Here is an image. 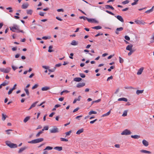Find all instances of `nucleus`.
Wrapping results in <instances>:
<instances>
[{"instance_id": "obj_7", "label": "nucleus", "mask_w": 154, "mask_h": 154, "mask_svg": "<svg viewBox=\"0 0 154 154\" xmlns=\"http://www.w3.org/2000/svg\"><path fill=\"white\" fill-rule=\"evenodd\" d=\"M135 22L137 24H142V25H144L146 23L144 22L143 20H136L135 21Z\"/></svg>"}, {"instance_id": "obj_3", "label": "nucleus", "mask_w": 154, "mask_h": 154, "mask_svg": "<svg viewBox=\"0 0 154 154\" xmlns=\"http://www.w3.org/2000/svg\"><path fill=\"white\" fill-rule=\"evenodd\" d=\"M131 132L130 130L126 129L121 133V134L122 135H128L131 134Z\"/></svg>"}, {"instance_id": "obj_59", "label": "nucleus", "mask_w": 154, "mask_h": 154, "mask_svg": "<svg viewBox=\"0 0 154 154\" xmlns=\"http://www.w3.org/2000/svg\"><path fill=\"white\" fill-rule=\"evenodd\" d=\"M12 130L11 129H8L6 130V131L7 132V133L8 134H10V133L9 132L10 131H12Z\"/></svg>"}, {"instance_id": "obj_15", "label": "nucleus", "mask_w": 154, "mask_h": 154, "mask_svg": "<svg viewBox=\"0 0 154 154\" xmlns=\"http://www.w3.org/2000/svg\"><path fill=\"white\" fill-rule=\"evenodd\" d=\"M132 47L133 45L131 44L128 45L126 48V50L128 51H130L132 50Z\"/></svg>"}, {"instance_id": "obj_10", "label": "nucleus", "mask_w": 154, "mask_h": 154, "mask_svg": "<svg viewBox=\"0 0 154 154\" xmlns=\"http://www.w3.org/2000/svg\"><path fill=\"white\" fill-rule=\"evenodd\" d=\"M29 6V4L27 3H23L21 6L22 9H25L27 8Z\"/></svg>"}, {"instance_id": "obj_19", "label": "nucleus", "mask_w": 154, "mask_h": 154, "mask_svg": "<svg viewBox=\"0 0 154 154\" xmlns=\"http://www.w3.org/2000/svg\"><path fill=\"white\" fill-rule=\"evenodd\" d=\"M82 78L79 77H76L74 79V81L75 82H79L81 81Z\"/></svg>"}, {"instance_id": "obj_23", "label": "nucleus", "mask_w": 154, "mask_h": 154, "mask_svg": "<svg viewBox=\"0 0 154 154\" xmlns=\"http://www.w3.org/2000/svg\"><path fill=\"white\" fill-rule=\"evenodd\" d=\"M154 8V6H153V7H152V8L151 9H149V10L146 11L145 12V13H149L150 12H152L153 11V8Z\"/></svg>"}, {"instance_id": "obj_20", "label": "nucleus", "mask_w": 154, "mask_h": 154, "mask_svg": "<svg viewBox=\"0 0 154 154\" xmlns=\"http://www.w3.org/2000/svg\"><path fill=\"white\" fill-rule=\"evenodd\" d=\"M105 8L106 9H108L109 8H110L112 10L114 9V8L111 5H105Z\"/></svg>"}, {"instance_id": "obj_9", "label": "nucleus", "mask_w": 154, "mask_h": 154, "mask_svg": "<svg viewBox=\"0 0 154 154\" xmlns=\"http://www.w3.org/2000/svg\"><path fill=\"white\" fill-rule=\"evenodd\" d=\"M123 28L122 27L118 28L116 29V30L115 32V33L116 34L118 35L119 34V32L120 31H122L123 30Z\"/></svg>"}, {"instance_id": "obj_62", "label": "nucleus", "mask_w": 154, "mask_h": 154, "mask_svg": "<svg viewBox=\"0 0 154 154\" xmlns=\"http://www.w3.org/2000/svg\"><path fill=\"white\" fill-rule=\"evenodd\" d=\"M44 13L42 12H40L39 13V14L40 15L42 16H44Z\"/></svg>"}, {"instance_id": "obj_32", "label": "nucleus", "mask_w": 154, "mask_h": 154, "mask_svg": "<svg viewBox=\"0 0 154 154\" xmlns=\"http://www.w3.org/2000/svg\"><path fill=\"white\" fill-rule=\"evenodd\" d=\"M43 133V131H42H42H39L36 135V137H39L40 135L42 134V133Z\"/></svg>"}, {"instance_id": "obj_28", "label": "nucleus", "mask_w": 154, "mask_h": 154, "mask_svg": "<svg viewBox=\"0 0 154 154\" xmlns=\"http://www.w3.org/2000/svg\"><path fill=\"white\" fill-rule=\"evenodd\" d=\"M78 43L75 40H73L71 44L72 45H77Z\"/></svg>"}, {"instance_id": "obj_25", "label": "nucleus", "mask_w": 154, "mask_h": 154, "mask_svg": "<svg viewBox=\"0 0 154 154\" xmlns=\"http://www.w3.org/2000/svg\"><path fill=\"white\" fill-rule=\"evenodd\" d=\"M131 137L134 139H138L140 137V136L139 135H131Z\"/></svg>"}, {"instance_id": "obj_51", "label": "nucleus", "mask_w": 154, "mask_h": 154, "mask_svg": "<svg viewBox=\"0 0 154 154\" xmlns=\"http://www.w3.org/2000/svg\"><path fill=\"white\" fill-rule=\"evenodd\" d=\"M151 41H150V42L151 43H152L154 42V33H153L152 37L151 38Z\"/></svg>"}, {"instance_id": "obj_55", "label": "nucleus", "mask_w": 154, "mask_h": 154, "mask_svg": "<svg viewBox=\"0 0 154 154\" xmlns=\"http://www.w3.org/2000/svg\"><path fill=\"white\" fill-rule=\"evenodd\" d=\"M13 90H14L13 89H12V88L10 89L8 92V94L10 95L11 94Z\"/></svg>"}, {"instance_id": "obj_13", "label": "nucleus", "mask_w": 154, "mask_h": 154, "mask_svg": "<svg viewBox=\"0 0 154 154\" xmlns=\"http://www.w3.org/2000/svg\"><path fill=\"white\" fill-rule=\"evenodd\" d=\"M142 143L143 145L145 146H147L149 145V143L146 140H143L142 141Z\"/></svg>"}, {"instance_id": "obj_54", "label": "nucleus", "mask_w": 154, "mask_h": 154, "mask_svg": "<svg viewBox=\"0 0 154 154\" xmlns=\"http://www.w3.org/2000/svg\"><path fill=\"white\" fill-rule=\"evenodd\" d=\"M125 38L126 40H127L128 41H129L130 40V38L127 35H125Z\"/></svg>"}, {"instance_id": "obj_45", "label": "nucleus", "mask_w": 154, "mask_h": 154, "mask_svg": "<svg viewBox=\"0 0 154 154\" xmlns=\"http://www.w3.org/2000/svg\"><path fill=\"white\" fill-rule=\"evenodd\" d=\"M48 127L47 126H45L43 128L42 130V131H44L45 130H48Z\"/></svg>"}, {"instance_id": "obj_24", "label": "nucleus", "mask_w": 154, "mask_h": 154, "mask_svg": "<svg viewBox=\"0 0 154 154\" xmlns=\"http://www.w3.org/2000/svg\"><path fill=\"white\" fill-rule=\"evenodd\" d=\"M27 148L26 147H22V148H21L18 151V152L20 153H21V152H22L24 150L26 149Z\"/></svg>"}, {"instance_id": "obj_29", "label": "nucleus", "mask_w": 154, "mask_h": 154, "mask_svg": "<svg viewBox=\"0 0 154 154\" xmlns=\"http://www.w3.org/2000/svg\"><path fill=\"white\" fill-rule=\"evenodd\" d=\"M111 112V110H110L106 114H103L102 115V117H103L106 116H107L109 115Z\"/></svg>"}, {"instance_id": "obj_4", "label": "nucleus", "mask_w": 154, "mask_h": 154, "mask_svg": "<svg viewBox=\"0 0 154 154\" xmlns=\"http://www.w3.org/2000/svg\"><path fill=\"white\" fill-rule=\"evenodd\" d=\"M11 69L10 67H7L6 69L0 68V71L5 73H8L10 72Z\"/></svg>"}, {"instance_id": "obj_46", "label": "nucleus", "mask_w": 154, "mask_h": 154, "mask_svg": "<svg viewBox=\"0 0 154 154\" xmlns=\"http://www.w3.org/2000/svg\"><path fill=\"white\" fill-rule=\"evenodd\" d=\"M79 18L80 19H83L84 20H88V18H87V17H84V16H81V17H79Z\"/></svg>"}, {"instance_id": "obj_1", "label": "nucleus", "mask_w": 154, "mask_h": 154, "mask_svg": "<svg viewBox=\"0 0 154 154\" xmlns=\"http://www.w3.org/2000/svg\"><path fill=\"white\" fill-rule=\"evenodd\" d=\"M44 139L43 138H39L35 139L31 141H28V142L30 143H36L43 141Z\"/></svg>"}, {"instance_id": "obj_57", "label": "nucleus", "mask_w": 154, "mask_h": 154, "mask_svg": "<svg viewBox=\"0 0 154 154\" xmlns=\"http://www.w3.org/2000/svg\"><path fill=\"white\" fill-rule=\"evenodd\" d=\"M119 62L120 63H122L123 61L124 60H123L120 57H119Z\"/></svg>"}, {"instance_id": "obj_21", "label": "nucleus", "mask_w": 154, "mask_h": 154, "mask_svg": "<svg viewBox=\"0 0 154 154\" xmlns=\"http://www.w3.org/2000/svg\"><path fill=\"white\" fill-rule=\"evenodd\" d=\"M83 131L84 129L83 128H82L78 131L76 132V134L79 135L81 133L83 132Z\"/></svg>"}, {"instance_id": "obj_22", "label": "nucleus", "mask_w": 154, "mask_h": 154, "mask_svg": "<svg viewBox=\"0 0 154 154\" xmlns=\"http://www.w3.org/2000/svg\"><path fill=\"white\" fill-rule=\"evenodd\" d=\"M91 28L92 29H96L98 30V29H101L102 28V27L100 26H95L92 27Z\"/></svg>"}, {"instance_id": "obj_43", "label": "nucleus", "mask_w": 154, "mask_h": 154, "mask_svg": "<svg viewBox=\"0 0 154 154\" xmlns=\"http://www.w3.org/2000/svg\"><path fill=\"white\" fill-rule=\"evenodd\" d=\"M38 86V84H35L33 86L32 88V89L33 90L37 88Z\"/></svg>"}, {"instance_id": "obj_18", "label": "nucleus", "mask_w": 154, "mask_h": 154, "mask_svg": "<svg viewBox=\"0 0 154 154\" xmlns=\"http://www.w3.org/2000/svg\"><path fill=\"white\" fill-rule=\"evenodd\" d=\"M62 147L61 146H56L54 148V149L58 151H61L62 150Z\"/></svg>"}, {"instance_id": "obj_52", "label": "nucleus", "mask_w": 154, "mask_h": 154, "mask_svg": "<svg viewBox=\"0 0 154 154\" xmlns=\"http://www.w3.org/2000/svg\"><path fill=\"white\" fill-rule=\"evenodd\" d=\"M56 67H54V69H48V71L50 72H54L55 69H56Z\"/></svg>"}, {"instance_id": "obj_34", "label": "nucleus", "mask_w": 154, "mask_h": 154, "mask_svg": "<svg viewBox=\"0 0 154 154\" xmlns=\"http://www.w3.org/2000/svg\"><path fill=\"white\" fill-rule=\"evenodd\" d=\"M97 113V112L96 111H91L89 112L88 114L89 115H91L92 114H96Z\"/></svg>"}, {"instance_id": "obj_49", "label": "nucleus", "mask_w": 154, "mask_h": 154, "mask_svg": "<svg viewBox=\"0 0 154 154\" xmlns=\"http://www.w3.org/2000/svg\"><path fill=\"white\" fill-rule=\"evenodd\" d=\"M80 76L82 78H84L85 77V74L82 73H79Z\"/></svg>"}, {"instance_id": "obj_12", "label": "nucleus", "mask_w": 154, "mask_h": 154, "mask_svg": "<svg viewBox=\"0 0 154 154\" xmlns=\"http://www.w3.org/2000/svg\"><path fill=\"white\" fill-rule=\"evenodd\" d=\"M144 69V68L143 67H141V68H140L138 70L137 73V74L138 75H141Z\"/></svg>"}, {"instance_id": "obj_27", "label": "nucleus", "mask_w": 154, "mask_h": 154, "mask_svg": "<svg viewBox=\"0 0 154 154\" xmlns=\"http://www.w3.org/2000/svg\"><path fill=\"white\" fill-rule=\"evenodd\" d=\"M30 119L29 116H27L23 120V122L24 123L27 122Z\"/></svg>"}, {"instance_id": "obj_48", "label": "nucleus", "mask_w": 154, "mask_h": 154, "mask_svg": "<svg viewBox=\"0 0 154 154\" xmlns=\"http://www.w3.org/2000/svg\"><path fill=\"white\" fill-rule=\"evenodd\" d=\"M60 140L61 141L67 142L68 140L67 139H66L64 138H60Z\"/></svg>"}, {"instance_id": "obj_30", "label": "nucleus", "mask_w": 154, "mask_h": 154, "mask_svg": "<svg viewBox=\"0 0 154 154\" xmlns=\"http://www.w3.org/2000/svg\"><path fill=\"white\" fill-rule=\"evenodd\" d=\"M26 12L28 14L31 15L32 13V10H27Z\"/></svg>"}, {"instance_id": "obj_31", "label": "nucleus", "mask_w": 154, "mask_h": 154, "mask_svg": "<svg viewBox=\"0 0 154 154\" xmlns=\"http://www.w3.org/2000/svg\"><path fill=\"white\" fill-rule=\"evenodd\" d=\"M2 119L3 121H4L6 119V118L7 117V116L3 113L2 114Z\"/></svg>"}, {"instance_id": "obj_17", "label": "nucleus", "mask_w": 154, "mask_h": 154, "mask_svg": "<svg viewBox=\"0 0 154 154\" xmlns=\"http://www.w3.org/2000/svg\"><path fill=\"white\" fill-rule=\"evenodd\" d=\"M118 100V101H123L125 102H127L128 101V99L122 97L119 98Z\"/></svg>"}, {"instance_id": "obj_56", "label": "nucleus", "mask_w": 154, "mask_h": 154, "mask_svg": "<svg viewBox=\"0 0 154 154\" xmlns=\"http://www.w3.org/2000/svg\"><path fill=\"white\" fill-rule=\"evenodd\" d=\"M72 131H69L66 132L65 134L67 135H70V134L71 133Z\"/></svg>"}, {"instance_id": "obj_38", "label": "nucleus", "mask_w": 154, "mask_h": 154, "mask_svg": "<svg viewBox=\"0 0 154 154\" xmlns=\"http://www.w3.org/2000/svg\"><path fill=\"white\" fill-rule=\"evenodd\" d=\"M127 112L128 111L127 110H125L122 115V116L124 117L126 116H127Z\"/></svg>"}, {"instance_id": "obj_44", "label": "nucleus", "mask_w": 154, "mask_h": 154, "mask_svg": "<svg viewBox=\"0 0 154 154\" xmlns=\"http://www.w3.org/2000/svg\"><path fill=\"white\" fill-rule=\"evenodd\" d=\"M139 0H134V2L131 3V5H136L137 4V2Z\"/></svg>"}, {"instance_id": "obj_36", "label": "nucleus", "mask_w": 154, "mask_h": 154, "mask_svg": "<svg viewBox=\"0 0 154 154\" xmlns=\"http://www.w3.org/2000/svg\"><path fill=\"white\" fill-rule=\"evenodd\" d=\"M129 51V52L128 54V55L129 56H130L135 51V50L133 49Z\"/></svg>"}, {"instance_id": "obj_37", "label": "nucleus", "mask_w": 154, "mask_h": 154, "mask_svg": "<svg viewBox=\"0 0 154 154\" xmlns=\"http://www.w3.org/2000/svg\"><path fill=\"white\" fill-rule=\"evenodd\" d=\"M12 27L15 29H16L17 30H19V26L17 25H14Z\"/></svg>"}, {"instance_id": "obj_35", "label": "nucleus", "mask_w": 154, "mask_h": 154, "mask_svg": "<svg viewBox=\"0 0 154 154\" xmlns=\"http://www.w3.org/2000/svg\"><path fill=\"white\" fill-rule=\"evenodd\" d=\"M53 48V46L52 45L50 46L49 47V49L48 50V52H53L54 51L52 50H51Z\"/></svg>"}, {"instance_id": "obj_42", "label": "nucleus", "mask_w": 154, "mask_h": 154, "mask_svg": "<svg viewBox=\"0 0 154 154\" xmlns=\"http://www.w3.org/2000/svg\"><path fill=\"white\" fill-rule=\"evenodd\" d=\"M129 1L127 0H126V1H124L122 2V3L123 5H125V4H127L128 3H129Z\"/></svg>"}, {"instance_id": "obj_41", "label": "nucleus", "mask_w": 154, "mask_h": 154, "mask_svg": "<svg viewBox=\"0 0 154 154\" xmlns=\"http://www.w3.org/2000/svg\"><path fill=\"white\" fill-rule=\"evenodd\" d=\"M69 92V91L67 90H65L61 92L60 93V95H63V93H68Z\"/></svg>"}, {"instance_id": "obj_63", "label": "nucleus", "mask_w": 154, "mask_h": 154, "mask_svg": "<svg viewBox=\"0 0 154 154\" xmlns=\"http://www.w3.org/2000/svg\"><path fill=\"white\" fill-rule=\"evenodd\" d=\"M43 68L45 69H48L49 68V67L48 66H42Z\"/></svg>"}, {"instance_id": "obj_6", "label": "nucleus", "mask_w": 154, "mask_h": 154, "mask_svg": "<svg viewBox=\"0 0 154 154\" xmlns=\"http://www.w3.org/2000/svg\"><path fill=\"white\" fill-rule=\"evenodd\" d=\"M88 21L89 23H98V21L95 20L94 19H88Z\"/></svg>"}, {"instance_id": "obj_39", "label": "nucleus", "mask_w": 154, "mask_h": 154, "mask_svg": "<svg viewBox=\"0 0 154 154\" xmlns=\"http://www.w3.org/2000/svg\"><path fill=\"white\" fill-rule=\"evenodd\" d=\"M24 90L25 91V92H26L27 95V96H29V91L28 90V89H26V88H24Z\"/></svg>"}, {"instance_id": "obj_33", "label": "nucleus", "mask_w": 154, "mask_h": 154, "mask_svg": "<svg viewBox=\"0 0 154 154\" xmlns=\"http://www.w3.org/2000/svg\"><path fill=\"white\" fill-rule=\"evenodd\" d=\"M52 149H53L52 147L49 146H48L46 147V148L44 149L43 150L46 151V150H50Z\"/></svg>"}, {"instance_id": "obj_60", "label": "nucleus", "mask_w": 154, "mask_h": 154, "mask_svg": "<svg viewBox=\"0 0 154 154\" xmlns=\"http://www.w3.org/2000/svg\"><path fill=\"white\" fill-rule=\"evenodd\" d=\"M8 84V83H6V82H3L1 84V85L2 86H6V85H7Z\"/></svg>"}, {"instance_id": "obj_61", "label": "nucleus", "mask_w": 154, "mask_h": 154, "mask_svg": "<svg viewBox=\"0 0 154 154\" xmlns=\"http://www.w3.org/2000/svg\"><path fill=\"white\" fill-rule=\"evenodd\" d=\"M97 119H96L93 121H91L90 122V124H93L96 121H97Z\"/></svg>"}, {"instance_id": "obj_40", "label": "nucleus", "mask_w": 154, "mask_h": 154, "mask_svg": "<svg viewBox=\"0 0 154 154\" xmlns=\"http://www.w3.org/2000/svg\"><path fill=\"white\" fill-rule=\"evenodd\" d=\"M10 30L12 31L13 32H17L16 31V30H17V29H15L13 27H10Z\"/></svg>"}, {"instance_id": "obj_53", "label": "nucleus", "mask_w": 154, "mask_h": 154, "mask_svg": "<svg viewBox=\"0 0 154 154\" xmlns=\"http://www.w3.org/2000/svg\"><path fill=\"white\" fill-rule=\"evenodd\" d=\"M6 9L7 10H10L9 11L10 12H13V10H12V8L11 7H8V8H6Z\"/></svg>"}, {"instance_id": "obj_14", "label": "nucleus", "mask_w": 154, "mask_h": 154, "mask_svg": "<svg viewBox=\"0 0 154 154\" xmlns=\"http://www.w3.org/2000/svg\"><path fill=\"white\" fill-rule=\"evenodd\" d=\"M140 151L141 152L144 153H146L148 154H150L151 153V152L145 150H140Z\"/></svg>"}, {"instance_id": "obj_5", "label": "nucleus", "mask_w": 154, "mask_h": 154, "mask_svg": "<svg viewBox=\"0 0 154 154\" xmlns=\"http://www.w3.org/2000/svg\"><path fill=\"white\" fill-rule=\"evenodd\" d=\"M58 128L54 127L53 128L50 130V132L51 133H54L59 132Z\"/></svg>"}, {"instance_id": "obj_26", "label": "nucleus", "mask_w": 154, "mask_h": 154, "mask_svg": "<svg viewBox=\"0 0 154 154\" xmlns=\"http://www.w3.org/2000/svg\"><path fill=\"white\" fill-rule=\"evenodd\" d=\"M143 90H137L136 91V93L137 94L139 95L140 94L142 93L143 92Z\"/></svg>"}, {"instance_id": "obj_58", "label": "nucleus", "mask_w": 154, "mask_h": 154, "mask_svg": "<svg viewBox=\"0 0 154 154\" xmlns=\"http://www.w3.org/2000/svg\"><path fill=\"white\" fill-rule=\"evenodd\" d=\"M50 38V37H49V38H48V37L45 36L43 37H42V38L43 39L46 40V39H49V38Z\"/></svg>"}, {"instance_id": "obj_11", "label": "nucleus", "mask_w": 154, "mask_h": 154, "mask_svg": "<svg viewBox=\"0 0 154 154\" xmlns=\"http://www.w3.org/2000/svg\"><path fill=\"white\" fill-rule=\"evenodd\" d=\"M118 20L121 21L122 22H124V20L122 17L121 16L118 15L117 16H115Z\"/></svg>"}, {"instance_id": "obj_50", "label": "nucleus", "mask_w": 154, "mask_h": 154, "mask_svg": "<svg viewBox=\"0 0 154 154\" xmlns=\"http://www.w3.org/2000/svg\"><path fill=\"white\" fill-rule=\"evenodd\" d=\"M106 12L107 13L110 14H111L112 15H113L114 16V14H113V13L112 12H111V11H108V10H106Z\"/></svg>"}, {"instance_id": "obj_8", "label": "nucleus", "mask_w": 154, "mask_h": 154, "mask_svg": "<svg viewBox=\"0 0 154 154\" xmlns=\"http://www.w3.org/2000/svg\"><path fill=\"white\" fill-rule=\"evenodd\" d=\"M85 83H84L80 82L78 83L76 87L78 88H80L85 86Z\"/></svg>"}, {"instance_id": "obj_2", "label": "nucleus", "mask_w": 154, "mask_h": 154, "mask_svg": "<svg viewBox=\"0 0 154 154\" xmlns=\"http://www.w3.org/2000/svg\"><path fill=\"white\" fill-rule=\"evenodd\" d=\"M6 144L11 148H15L17 146V145L16 144H14L11 142L10 141H7L6 142Z\"/></svg>"}, {"instance_id": "obj_16", "label": "nucleus", "mask_w": 154, "mask_h": 154, "mask_svg": "<svg viewBox=\"0 0 154 154\" xmlns=\"http://www.w3.org/2000/svg\"><path fill=\"white\" fill-rule=\"evenodd\" d=\"M50 88L48 86H45L44 87H42L41 90L42 91H46L49 89H50Z\"/></svg>"}, {"instance_id": "obj_64", "label": "nucleus", "mask_w": 154, "mask_h": 154, "mask_svg": "<svg viewBox=\"0 0 154 154\" xmlns=\"http://www.w3.org/2000/svg\"><path fill=\"white\" fill-rule=\"evenodd\" d=\"M55 114V112H52L51 114H50L49 115V116L50 117H52Z\"/></svg>"}, {"instance_id": "obj_47", "label": "nucleus", "mask_w": 154, "mask_h": 154, "mask_svg": "<svg viewBox=\"0 0 154 154\" xmlns=\"http://www.w3.org/2000/svg\"><path fill=\"white\" fill-rule=\"evenodd\" d=\"M38 101H36L34 103L31 105V106L32 107H35L36 105V104L38 103Z\"/></svg>"}]
</instances>
